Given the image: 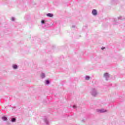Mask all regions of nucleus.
Returning a JSON list of instances; mask_svg holds the SVG:
<instances>
[{
	"instance_id": "obj_1",
	"label": "nucleus",
	"mask_w": 125,
	"mask_h": 125,
	"mask_svg": "<svg viewBox=\"0 0 125 125\" xmlns=\"http://www.w3.org/2000/svg\"><path fill=\"white\" fill-rule=\"evenodd\" d=\"M93 15H97V11L95 9H94L92 11Z\"/></svg>"
},
{
	"instance_id": "obj_2",
	"label": "nucleus",
	"mask_w": 125,
	"mask_h": 125,
	"mask_svg": "<svg viewBox=\"0 0 125 125\" xmlns=\"http://www.w3.org/2000/svg\"><path fill=\"white\" fill-rule=\"evenodd\" d=\"M1 119L4 122H6V121H7V117L5 116L2 117Z\"/></svg>"
},
{
	"instance_id": "obj_3",
	"label": "nucleus",
	"mask_w": 125,
	"mask_h": 125,
	"mask_svg": "<svg viewBox=\"0 0 125 125\" xmlns=\"http://www.w3.org/2000/svg\"><path fill=\"white\" fill-rule=\"evenodd\" d=\"M46 15L48 16V17H53V14L51 13H48Z\"/></svg>"
},
{
	"instance_id": "obj_4",
	"label": "nucleus",
	"mask_w": 125,
	"mask_h": 125,
	"mask_svg": "<svg viewBox=\"0 0 125 125\" xmlns=\"http://www.w3.org/2000/svg\"><path fill=\"white\" fill-rule=\"evenodd\" d=\"M11 122L12 123H15V122H16V119L15 118H12L11 120Z\"/></svg>"
},
{
	"instance_id": "obj_5",
	"label": "nucleus",
	"mask_w": 125,
	"mask_h": 125,
	"mask_svg": "<svg viewBox=\"0 0 125 125\" xmlns=\"http://www.w3.org/2000/svg\"><path fill=\"white\" fill-rule=\"evenodd\" d=\"M104 77H106V78L109 77V74L108 73H105L104 74Z\"/></svg>"
},
{
	"instance_id": "obj_6",
	"label": "nucleus",
	"mask_w": 125,
	"mask_h": 125,
	"mask_svg": "<svg viewBox=\"0 0 125 125\" xmlns=\"http://www.w3.org/2000/svg\"><path fill=\"white\" fill-rule=\"evenodd\" d=\"M100 111L101 112V113H104L105 112H106V111L104 109H102L101 110H100Z\"/></svg>"
},
{
	"instance_id": "obj_7",
	"label": "nucleus",
	"mask_w": 125,
	"mask_h": 125,
	"mask_svg": "<svg viewBox=\"0 0 125 125\" xmlns=\"http://www.w3.org/2000/svg\"><path fill=\"white\" fill-rule=\"evenodd\" d=\"M13 68L14 69H17L18 66H17V65H13Z\"/></svg>"
},
{
	"instance_id": "obj_8",
	"label": "nucleus",
	"mask_w": 125,
	"mask_h": 125,
	"mask_svg": "<svg viewBox=\"0 0 125 125\" xmlns=\"http://www.w3.org/2000/svg\"><path fill=\"white\" fill-rule=\"evenodd\" d=\"M41 77H42V78H44V77H45L44 74L42 73V74H41Z\"/></svg>"
},
{
	"instance_id": "obj_9",
	"label": "nucleus",
	"mask_w": 125,
	"mask_h": 125,
	"mask_svg": "<svg viewBox=\"0 0 125 125\" xmlns=\"http://www.w3.org/2000/svg\"><path fill=\"white\" fill-rule=\"evenodd\" d=\"M89 78H90L89 76H86V78H85L86 80H89Z\"/></svg>"
},
{
	"instance_id": "obj_10",
	"label": "nucleus",
	"mask_w": 125,
	"mask_h": 125,
	"mask_svg": "<svg viewBox=\"0 0 125 125\" xmlns=\"http://www.w3.org/2000/svg\"><path fill=\"white\" fill-rule=\"evenodd\" d=\"M46 83L48 84V83H49V81L48 80H46Z\"/></svg>"
},
{
	"instance_id": "obj_11",
	"label": "nucleus",
	"mask_w": 125,
	"mask_h": 125,
	"mask_svg": "<svg viewBox=\"0 0 125 125\" xmlns=\"http://www.w3.org/2000/svg\"><path fill=\"white\" fill-rule=\"evenodd\" d=\"M11 20H12V21H14V20H15V19H14V18H12L11 19Z\"/></svg>"
},
{
	"instance_id": "obj_12",
	"label": "nucleus",
	"mask_w": 125,
	"mask_h": 125,
	"mask_svg": "<svg viewBox=\"0 0 125 125\" xmlns=\"http://www.w3.org/2000/svg\"><path fill=\"white\" fill-rule=\"evenodd\" d=\"M41 22L42 24H44V21H42Z\"/></svg>"
},
{
	"instance_id": "obj_13",
	"label": "nucleus",
	"mask_w": 125,
	"mask_h": 125,
	"mask_svg": "<svg viewBox=\"0 0 125 125\" xmlns=\"http://www.w3.org/2000/svg\"><path fill=\"white\" fill-rule=\"evenodd\" d=\"M101 49L103 50V49H105V47H102Z\"/></svg>"
},
{
	"instance_id": "obj_14",
	"label": "nucleus",
	"mask_w": 125,
	"mask_h": 125,
	"mask_svg": "<svg viewBox=\"0 0 125 125\" xmlns=\"http://www.w3.org/2000/svg\"><path fill=\"white\" fill-rule=\"evenodd\" d=\"M73 107H74V108H75V105H74V106H73Z\"/></svg>"
}]
</instances>
